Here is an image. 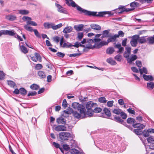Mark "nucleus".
<instances>
[{
	"label": "nucleus",
	"instance_id": "obj_28",
	"mask_svg": "<svg viewBox=\"0 0 154 154\" xmlns=\"http://www.w3.org/2000/svg\"><path fill=\"white\" fill-rule=\"evenodd\" d=\"M30 88L32 90H37L39 89V86L36 84H33L30 86Z\"/></svg>",
	"mask_w": 154,
	"mask_h": 154
},
{
	"label": "nucleus",
	"instance_id": "obj_12",
	"mask_svg": "<svg viewBox=\"0 0 154 154\" xmlns=\"http://www.w3.org/2000/svg\"><path fill=\"white\" fill-rule=\"evenodd\" d=\"M131 48L130 47H126L125 48V51L124 54V57L128 59L129 58L130 55L131 54Z\"/></svg>",
	"mask_w": 154,
	"mask_h": 154
},
{
	"label": "nucleus",
	"instance_id": "obj_2",
	"mask_svg": "<svg viewBox=\"0 0 154 154\" xmlns=\"http://www.w3.org/2000/svg\"><path fill=\"white\" fill-rule=\"evenodd\" d=\"M87 15L89 16H93L94 17H103L106 14H108L109 15L111 16L113 15V13H112L111 11H103L97 13L96 12L87 11Z\"/></svg>",
	"mask_w": 154,
	"mask_h": 154
},
{
	"label": "nucleus",
	"instance_id": "obj_56",
	"mask_svg": "<svg viewBox=\"0 0 154 154\" xmlns=\"http://www.w3.org/2000/svg\"><path fill=\"white\" fill-rule=\"evenodd\" d=\"M83 36L84 35L83 32H79L78 34L77 38L79 40H80L82 39Z\"/></svg>",
	"mask_w": 154,
	"mask_h": 154
},
{
	"label": "nucleus",
	"instance_id": "obj_60",
	"mask_svg": "<svg viewBox=\"0 0 154 154\" xmlns=\"http://www.w3.org/2000/svg\"><path fill=\"white\" fill-rule=\"evenodd\" d=\"M68 104L67 103V101L66 99H64L63 101L62 106L64 108H65L67 106Z\"/></svg>",
	"mask_w": 154,
	"mask_h": 154
},
{
	"label": "nucleus",
	"instance_id": "obj_40",
	"mask_svg": "<svg viewBox=\"0 0 154 154\" xmlns=\"http://www.w3.org/2000/svg\"><path fill=\"white\" fill-rule=\"evenodd\" d=\"M122 110L121 109H115L112 112L113 113L117 115H119L121 113Z\"/></svg>",
	"mask_w": 154,
	"mask_h": 154
},
{
	"label": "nucleus",
	"instance_id": "obj_20",
	"mask_svg": "<svg viewBox=\"0 0 154 154\" xmlns=\"http://www.w3.org/2000/svg\"><path fill=\"white\" fill-rule=\"evenodd\" d=\"M90 26L91 29L97 30H99L101 29L100 26L97 24H91L90 25Z\"/></svg>",
	"mask_w": 154,
	"mask_h": 154
},
{
	"label": "nucleus",
	"instance_id": "obj_26",
	"mask_svg": "<svg viewBox=\"0 0 154 154\" xmlns=\"http://www.w3.org/2000/svg\"><path fill=\"white\" fill-rule=\"evenodd\" d=\"M38 75L41 79L45 78L46 77L45 72L42 71H39L38 72Z\"/></svg>",
	"mask_w": 154,
	"mask_h": 154
},
{
	"label": "nucleus",
	"instance_id": "obj_17",
	"mask_svg": "<svg viewBox=\"0 0 154 154\" xmlns=\"http://www.w3.org/2000/svg\"><path fill=\"white\" fill-rule=\"evenodd\" d=\"M147 43L149 44H153L154 43V38L153 36L146 37Z\"/></svg>",
	"mask_w": 154,
	"mask_h": 154
},
{
	"label": "nucleus",
	"instance_id": "obj_22",
	"mask_svg": "<svg viewBox=\"0 0 154 154\" xmlns=\"http://www.w3.org/2000/svg\"><path fill=\"white\" fill-rule=\"evenodd\" d=\"M57 122L58 124H65L66 120V119L62 118H58L57 119Z\"/></svg>",
	"mask_w": 154,
	"mask_h": 154
},
{
	"label": "nucleus",
	"instance_id": "obj_5",
	"mask_svg": "<svg viewBox=\"0 0 154 154\" xmlns=\"http://www.w3.org/2000/svg\"><path fill=\"white\" fill-rule=\"evenodd\" d=\"M59 135V137L62 141L68 140L69 138L72 137L71 134L67 132H60Z\"/></svg>",
	"mask_w": 154,
	"mask_h": 154
},
{
	"label": "nucleus",
	"instance_id": "obj_18",
	"mask_svg": "<svg viewBox=\"0 0 154 154\" xmlns=\"http://www.w3.org/2000/svg\"><path fill=\"white\" fill-rule=\"evenodd\" d=\"M55 5L56 6L57 8L58 11L59 12L64 13H66V11L60 5L56 3Z\"/></svg>",
	"mask_w": 154,
	"mask_h": 154
},
{
	"label": "nucleus",
	"instance_id": "obj_24",
	"mask_svg": "<svg viewBox=\"0 0 154 154\" xmlns=\"http://www.w3.org/2000/svg\"><path fill=\"white\" fill-rule=\"evenodd\" d=\"M117 38H118V36L116 35V34H115L113 36H110V38L108 39L107 42H106L108 43L110 42H114Z\"/></svg>",
	"mask_w": 154,
	"mask_h": 154
},
{
	"label": "nucleus",
	"instance_id": "obj_61",
	"mask_svg": "<svg viewBox=\"0 0 154 154\" xmlns=\"http://www.w3.org/2000/svg\"><path fill=\"white\" fill-rule=\"evenodd\" d=\"M63 149L67 151L70 149L69 145L67 144H63Z\"/></svg>",
	"mask_w": 154,
	"mask_h": 154
},
{
	"label": "nucleus",
	"instance_id": "obj_58",
	"mask_svg": "<svg viewBox=\"0 0 154 154\" xmlns=\"http://www.w3.org/2000/svg\"><path fill=\"white\" fill-rule=\"evenodd\" d=\"M120 114L122 119H126L127 116V115L124 112H123L122 111Z\"/></svg>",
	"mask_w": 154,
	"mask_h": 154
},
{
	"label": "nucleus",
	"instance_id": "obj_4",
	"mask_svg": "<svg viewBox=\"0 0 154 154\" xmlns=\"http://www.w3.org/2000/svg\"><path fill=\"white\" fill-rule=\"evenodd\" d=\"M139 6V4L137 2H132L130 4V6L132 8H124L123 6H121L119 8V10H121L120 12H118L117 11L118 9L116 10V12L119 14H121L124 11L128 12L134 10V9L135 7H138Z\"/></svg>",
	"mask_w": 154,
	"mask_h": 154
},
{
	"label": "nucleus",
	"instance_id": "obj_13",
	"mask_svg": "<svg viewBox=\"0 0 154 154\" xmlns=\"http://www.w3.org/2000/svg\"><path fill=\"white\" fill-rule=\"evenodd\" d=\"M55 130L57 131H66V127L64 125H58L55 128Z\"/></svg>",
	"mask_w": 154,
	"mask_h": 154
},
{
	"label": "nucleus",
	"instance_id": "obj_34",
	"mask_svg": "<svg viewBox=\"0 0 154 154\" xmlns=\"http://www.w3.org/2000/svg\"><path fill=\"white\" fill-rule=\"evenodd\" d=\"M19 13L22 15H26L29 13V11L26 10H21L19 11Z\"/></svg>",
	"mask_w": 154,
	"mask_h": 154
},
{
	"label": "nucleus",
	"instance_id": "obj_21",
	"mask_svg": "<svg viewBox=\"0 0 154 154\" xmlns=\"http://www.w3.org/2000/svg\"><path fill=\"white\" fill-rule=\"evenodd\" d=\"M43 25L45 29H48L51 28L53 29V23H49L48 22H45L44 23Z\"/></svg>",
	"mask_w": 154,
	"mask_h": 154
},
{
	"label": "nucleus",
	"instance_id": "obj_1",
	"mask_svg": "<svg viewBox=\"0 0 154 154\" xmlns=\"http://www.w3.org/2000/svg\"><path fill=\"white\" fill-rule=\"evenodd\" d=\"M101 40L100 38H94L93 39H89L88 42L89 43L94 42V48H99L103 46L108 45V42H107L106 41H103L100 42Z\"/></svg>",
	"mask_w": 154,
	"mask_h": 154
},
{
	"label": "nucleus",
	"instance_id": "obj_9",
	"mask_svg": "<svg viewBox=\"0 0 154 154\" xmlns=\"http://www.w3.org/2000/svg\"><path fill=\"white\" fill-rule=\"evenodd\" d=\"M31 59L33 61L36 62L38 60L40 62L41 61V57L40 54L37 53L34 54V56H30Z\"/></svg>",
	"mask_w": 154,
	"mask_h": 154
},
{
	"label": "nucleus",
	"instance_id": "obj_54",
	"mask_svg": "<svg viewBox=\"0 0 154 154\" xmlns=\"http://www.w3.org/2000/svg\"><path fill=\"white\" fill-rule=\"evenodd\" d=\"M115 59L117 61L120 62L122 59V56L120 54H118L115 57Z\"/></svg>",
	"mask_w": 154,
	"mask_h": 154
},
{
	"label": "nucleus",
	"instance_id": "obj_55",
	"mask_svg": "<svg viewBox=\"0 0 154 154\" xmlns=\"http://www.w3.org/2000/svg\"><path fill=\"white\" fill-rule=\"evenodd\" d=\"M33 31L34 32L35 35L38 38H41L40 35L37 29H34Z\"/></svg>",
	"mask_w": 154,
	"mask_h": 154
},
{
	"label": "nucleus",
	"instance_id": "obj_11",
	"mask_svg": "<svg viewBox=\"0 0 154 154\" xmlns=\"http://www.w3.org/2000/svg\"><path fill=\"white\" fill-rule=\"evenodd\" d=\"M4 35H8L10 36H13L15 38H16V33L13 30H3Z\"/></svg>",
	"mask_w": 154,
	"mask_h": 154
},
{
	"label": "nucleus",
	"instance_id": "obj_50",
	"mask_svg": "<svg viewBox=\"0 0 154 154\" xmlns=\"http://www.w3.org/2000/svg\"><path fill=\"white\" fill-rule=\"evenodd\" d=\"M102 111V109L100 108L97 107L94 109L93 110V112H94L96 113H98Z\"/></svg>",
	"mask_w": 154,
	"mask_h": 154
},
{
	"label": "nucleus",
	"instance_id": "obj_41",
	"mask_svg": "<svg viewBox=\"0 0 154 154\" xmlns=\"http://www.w3.org/2000/svg\"><path fill=\"white\" fill-rule=\"evenodd\" d=\"M143 134V136L145 137H147L149 136V132L148 130H144L142 132Z\"/></svg>",
	"mask_w": 154,
	"mask_h": 154
},
{
	"label": "nucleus",
	"instance_id": "obj_52",
	"mask_svg": "<svg viewBox=\"0 0 154 154\" xmlns=\"http://www.w3.org/2000/svg\"><path fill=\"white\" fill-rule=\"evenodd\" d=\"M5 74L3 71H0V80H2L4 79L5 76Z\"/></svg>",
	"mask_w": 154,
	"mask_h": 154
},
{
	"label": "nucleus",
	"instance_id": "obj_47",
	"mask_svg": "<svg viewBox=\"0 0 154 154\" xmlns=\"http://www.w3.org/2000/svg\"><path fill=\"white\" fill-rule=\"evenodd\" d=\"M139 72L141 75H142L143 73L145 74H147V70L146 68H143V70L141 69L140 68H139Z\"/></svg>",
	"mask_w": 154,
	"mask_h": 154
},
{
	"label": "nucleus",
	"instance_id": "obj_36",
	"mask_svg": "<svg viewBox=\"0 0 154 154\" xmlns=\"http://www.w3.org/2000/svg\"><path fill=\"white\" fill-rule=\"evenodd\" d=\"M20 93L23 96H25L27 94V91L23 88H20Z\"/></svg>",
	"mask_w": 154,
	"mask_h": 154
},
{
	"label": "nucleus",
	"instance_id": "obj_57",
	"mask_svg": "<svg viewBox=\"0 0 154 154\" xmlns=\"http://www.w3.org/2000/svg\"><path fill=\"white\" fill-rule=\"evenodd\" d=\"M109 30H106L103 31V37H107L109 33Z\"/></svg>",
	"mask_w": 154,
	"mask_h": 154
},
{
	"label": "nucleus",
	"instance_id": "obj_48",
	"mask_svg": "<svg viewBox=\"0 0 154 154\" xmlns=\"http://www.w3.org/2000/svg\"><path fill=\"white\" fill-rule=\"evenodd\" d=\"M81 46L82 47H84V45H81V43L78 42H76L74 45H72V46H74L76 48H78L79 46Z\"/></svg>",
	"mask_w": 154,
	"mask_h": 154
},
{
	"label": "nucleus",
	"instance_id": "obj_7",
	"mask_svg": "<svg viewBox=\"0 0 154 154\" xmlns=\"http://www.w3.org/2000/svg\"><path fill=\"white\" fill-rule=\"evenodd\" d=\"M131 38L130 42L131 44L132 47H136L137 45L138 42V35H134L132 36Z\"/></svg>",
	"mask_w": 154,
	"mask_h": 154
},
{
	"label": "nucleus",
	"instance_id": "obj_42",
	"mask_svg": "<svg viewBox=\"0 0 154 154\" xmlns=\"http://www.w3.org/2000/svg\"><path fill=\"white\" fill-rule=\"evenodd\" d=\"M142 129H135L134 130V132L137 135H141L142 134Z\"/></svg>",
	"mask_w": 154,
	"mask_h": 154
},
{
	"label": "nucleus",
	"instance_id": "obj_38",
	"mask_svg": "<svg viewBox=\"0 0 154 154\" xmlns=\"http://www.w3.org/2000/svg\"><path fill=\"white\" fill-rule=\"evenodd\" d=\"M20 49L21 51L24 54H26L28 52V50L27 48L23 45H22L20 47Z\"/></svg>",
	"mask_w": 154,
	"mask_h": 154
},
{
	"label": "nucleus",
	"instance_id": "obj_39",
	"mask_svg": "<svg viewBox=\"0 0 154 154\" xmlns=\"http://www.w3.org/2000/svg\"><path fill=\"white\" fill-rule=\"evenodd\" d=\"M103 111L105 114L108 116L109 117L111 116L110 111L108 109L105 108L103 109Z\"/></svg>",
	"mask_w": 154,
	"mask_h": 154
},
{
	"label": "nucleus",
	"instance_id": "obj_25",
	"mask_svg": "<svg viewBox=\"0 0 154 154\" xmlns=\"http://www.w3.org/2000/svg\"><path fill=\"white\" fill-rule=\"evenodd\" d=\"M137 58V56L136 55H132L131 57H129V58H128V59H127V61L128 63H131L132 61L136 60Z\"/></svg>",
	"mask_w": 154,
	"mask_h": 154
},
{
	"label": "nucleus",
	"instance_id": "obj_62",
	"mask_svg": "<svg viewBox=\"0 0 154 154\" xmlns=\"http://www.w3.org/2000/svg\"><path fill=\"white\" fill-rule=\"evenodd\" d=\"M22 20L24 21H27L31 20V18L28 17L24 16L22 18Z\"/></svg>",
	"mask_w": 154,
	"mask_h": 154
},
{
	"label": "nucleus",
	"instance_id": "obj_45",
	"mask_svg": "<svg viewBox=\"0 0 154 154\" xmlns=\"http://www.w3.org/2000/svg\"><path fill=\"white\" fill-rule=\"evenodd\" d=\"M114 119L116 121L121 123H122L123 122L120 117L116 116L114 117Z\"/></svg>",
	"mask_w": 154,
	"mask_h": 154
},
{
	"label": "nucleus",
	"instance_id": "obj_63",
	"mask_svg": "<svg viewBox=\"0 0 154 154\" xmlns=\"http://www.w3.org/2000/svg\"><path fill=\"white\" fill-rule=\"evenodd\" d=\"M53 39L54 42L58 43L59 41L60 37L57 36H55L53 37Z\"/></svg>",
	"mask_w": 154,
	"mask_h": 154
},
{
	"label": "nucleus",
	"instance_id": "obj_14",
	"mask_svg": "<svg viewBox=\"0 0 154 154\" xmlns=\"http://www.w3.org/2000/svg\"><path fill=\"white\" fill-rule=\"evenodd\" d=\"M146 37L147 36L139 37V35H138V42L141 44L147 43Z\"/></svg>",
	"mask_w": 154,
	"mask_h": 154
},
{
	"label": "nucleus",
	"instance_id": "obj_49",
	"mask_svg": "<svg viewBox=\"0 0 154 154\" xmlns=\"http://www.w3.org/2000/svg\"><path fill=\"white\" fill-rule=\"evenodd\" d=\"M26 23L28 24H30L33 26H36L37 25V24L35 22L31 20L27 21Z\"/></svg>",
	"mask_w": 154,
	"mask_h": 154
},
{
	"label": "nucleus",
	"instance_id": "obj_8",
	"mask_svg": "<svg viewBox=\"0 0 154 154\" xmlns=\"http://www.w3.org/2000/svg\"><path fill=\"white\" fill-rule=\"evenodd\" d=\"M63 37L60 40V46L61 47L63 48H68L72 46V45L71 43L68 42H64L63 43Z\"/></svg>",
	"mask_w": 154,
	"mask_h": 154
},
{
	"label": "nucleus",
	"instance_id": "obj_16",
	"mask_svg": "<svg viewBox=\"0 0 154 154\" xmlns=\"http://www.w3.org/2000/svg\"><path fill=\"white\" fill-rule=\"evenodd\" d=\"M132 125L134 128H137L138 129H142L145 127V126L144 125L139 123L134 124Z\"/></svg>",
	"mask_w": 154,
	"mask_h": 154
},
{
	"label": "nucleus",
	"instance_id": "obj_35",
	"mask_svg": "<svg viewBox=\"0 0 154 154\" xmlns=\"http://www.w3.org/2000/svg\"><path fill=\"white\" fill-rule=\"evenodd\" d=\"M63 25L61 23H59L57 25H55L53 23V30H57L61 27Z\"/></svg>",
	"mask_w": 154,
	"mask_h": 154
},
{
	"label": "nucleus",
	"instance_id": "obj_44",
	"mask_svg": "<svg viewBox=\"0 0 154 154\" xmlns=\"http://www.w3.org/2000/svg\"><path fill=\"white\" fill-rule=\"evenodd\" d=\"M73 110L71 108L69 107L67 110H64V112L67 114H71L73 113Z\"/></svg>",
	"mask_w": 154,
	"mask_h": 154
},
{
	"label": "nucleus",
	"instance_id": "obj_3",
	"mask_svg": "<svg viewBox=\"0 0 154 154\" xmlns=\"http://www.w3.org/2000/svg\"><path fill=\"white\" fill-rule=\"evenodd\" d=\"M66 1V3L68 6H71L73 7H76L77 10L81 13H83L85 15H87L86 13L88 11L84 9L81 7L76 5L75 2L72 1V0H65Z\"/></svg>",
	"mask_w": 154,
	"mask_h": 154
},
{
	"label": "nucleus",
	"instance_id": "obj_51",
	"mask_svg": "<svg viewBox=\"0 0 154 154\" xmlns=\"http://www.w3.org/2000/svg\"><path fill=\"white\" fill-rule=\"evenodd\" d=\"M77 102H74L72 103V106L74 109H78V106L80 105Z\"/></svg>",
	"mask_w": 154,
	"mask_h": 154
},
{
	"label": "nucleus",
	"instance_id": "obj_23",
	"mask_svg": "<svg viewBox=\"0 0 154 154\" xmlns=\"http://www.w3.org/2000/svg\"><path fill=\"white\" fill-rule=\"evenodd\" d=\"M84 26L83 24H79L75 25L74 26V29L78 31H82Z\"/></svg>",
	"mask_w": 154,
	"mask_h": 154
},
{
	"label": "nucleus",
	"instance_id": "obj_53",
	"mask_svg": "<svg viewBox=\"0 0 154 154\" xmlns=\"http://www.w3.org/2000/svg\"><path fill=\"white\" fill-rule=\"evenodd\" d=\"M148 142L150 143H152L154 142V137L150 136L147 138Z\"/></svg>",
	"mask_w": 154,
	"mask_h": 154
},
{
	"label": "nucleus",
	"instance_id": "obj_59",
	"mask_svg": "<svg viewBox=\"0 0 154 154\" xmlns=\"http://www.w3.org/2000/svg\"><path fill=\"white\" fill-rule=\"evenodd\" d=\"M124 33L122 31H119L118 32V34H116V35L118 36V38L119 36L122 37L124 36Z\"/></svg>",
	"mask_w": 154,
	"mask_h": 154
},
{
	"label": "nucleus",
	"instance_id": "obj_29",
	"mask_svg": "<svg viewBox=\"0 0 154 154\" xmlns=\"http://www.w3.org/2000/svg\"><path fill=\"white\" fill-rule=\"evenodd\" d=\"M106 61L112 65H115L116 64V62L113 59L111 58L107 59L106 60Z\"/></svg>",
	"mask_w": 154,
	"mask_h": 154
},
{
	"label": "nucleus",
	"instance_id": "obj_32",
	"mask_svg": "<svg viewBox=\"0 0 154 154\" xmlns=\"http://www.w3.org/2000/svg\"><path fill=\"white\" fill-rule=\"evenodd\" d=\"M29 24H28L26 23V25L24 26V27L25 29L26 30L29 31L30 32L33 31L34 29H33L31 27H30L29 26Z\"/></svg>",
	"mask_w": 154,
	"mask_h": 154
},
{
	"label": "nucleus",
	"instance_id": "obj_6",
	"mask_svg": "<svg viewBox=\"0 0 154 154\" xmlns=\"http://www.w3.org/2000/svg\"><path fill=\"white\" fill-rule=\"evenodd\" d=\"M95 104L92 101H89L86 104V107L87 109V112L89 116L92 115L93 114V109L92 108L93 107Z\"/></svg>",
	"mask_w": 154,
	"mask_h": 154
},
{
	"label": "nucleus",
	"instance_id": "obj_37",
	"mask_svg": "<svg viewBox=\"0 0 154 154\" xmlns=\"http://www.w3.org/2000/svg\"><path fill=\"white\" fill-rule=\"evenodd\" d=\"M114 51V50L113 48H110L107 49L106 53L108 54H112Z\"/></svg>",
	"mask_w": 154,
	"mask_h": 154
},
{
	"label": "nucleus",
	"instance_id": "obj_19",
	"mask_svg": "<svg viewBox=\"0 0 154 154\" xmlns=\"http://www.w3.org/2000/svg\"><path fill=\"white\" fill-rule=\"evenodd\" d=\"M73 30L72 28L70 26L66 27L63 29V32L66 34L72 32Z\"/></svg>",
	"mask_w": 154,
	"mask_h": 154
},
{
	"label": "nucleus",
	"instance_id": "obj_46",
	"mask_svg": "<svg viewBox=\"0 0 154 154\" xmlns=\"http://www.w3.org/2000/svg\"><path fill=\"white\" fill-rule=\"evenodd\" d=\"M100 103H105L106 102V98L104 97H101L98 99Z\"/></svg>",
	"mask_w": 154,
	"mask_h": 154
},
{
	"label": "nucleus",
	"instance_id": "obj_33",
	"mask_svg": "<svg viewBox=\"0 0 154 154\" xmlns=\"http://www.w3.org/2000/svg\"><path fill=\"white\" fill-rule=\"evenodd\" d=\"M8 85L11 87L14 88L16 87V84L14 82L12 81H8Z\"/></svg>",
	"mask_w": 154,
	"mask_h": 154
},
{
	"label": "nucleus",
	"instance_id": "obj_64",
	"mask_svg": "<svg viewBox=\"0 0 154 154\" xmlns=\"http://www.w3.org/2000/svg\"><path fill=\"white\" fill-rule=\"evenodd\" d=\"M37 94V92L36 91H34L30 92H29L27 94V96L29 97L30 96H34L36 95Z\"/></svg>",
	"mask_w": 154,
	"mask_h": 154
},
{
	"label": "nucleus",
	"instance_id": "obj_43",
	"mask_svg": "<svg viewBox=\"0 0 154 154\" xmlns=\"http://www.w3.org/2000/svg\"><path fill=\"white\" fill-rule=\"evenodd\" d=\"M127 122L128 124H134L135 122V120L133 118H129L127 119Z\"/></svg>",
	"mask_w": 154,
	"mask_h": 154
},
{
	"label": "nucleus",
	"instance_id": "obj_27",
	"mask_svg": "<svg viewBox=\"0 0 154 154\" xmlns=\"http://www.w3.org/2000/svg\"><path fill=\"white\" fill-rule=\"evenodd\" d=\"M143 77L144 79L146 81L149 80L152 81L153 80V78L151 75H143Z\"/></svg>",
	"mask_w": 154,
	"mask_h": 154
},
{
	"label": "nucleus",
	"instance_id": "obj_10",
	"mask_svg": "<svg viewBox=\"0 0 154 154\" xmlns=\"http://www.w3.org/2000/svg\"><path fill=\"white\" fill-rule=\"evenodd\" d=\"M77 109L78 111L83 116V117L85 116L86 110L85 107L83 105L80 104Z\"/></svg>",
	"mask_w": 154,
	"mask_h": 154
},
{
	"label": "nucleus",
	"instance_id": "obj_15",
	"mask_svg": "<svg viewBox=\"0 0 154 154\" xmlns=\"http://www.w3.org/2000/svg\"><path fill=\"white\" fill-rule=\"evenodd\" d=\"M5 18L8 20L10 21H13L16 19L17 17L14 15L9 14L6 15Z\"/></svg>",
	"mask_w": 154,
	"mask_h": 154
},
{
	"label": "nucleus",
	"instance_id": "obj_30",
	"mask_svg": "<svg viewBox=\"0 0 154 154\" xmlns=\"http://www.w3.org/2000/svg\"><path fill=\"white\" fill-rule=\"evenodd\" d=\"M73 114L74 117L77 118V119L80 118L81 117V116L82 115V114H81L80 113H79L76 111L73 112Z\"/></svg>",
	"mask_w": 154,
	"mask_h": 154
},
{
	"label": "nucleus",
	"instance_id": "obj_31",
	"mask_svg": "<svg viewBox=\"0 0 154 154\" xmlns=\"http://www.w3.org/2000/svg\"><path fill=\"white\" fill-rule=\"evenodd\" d=\"M147 87L149 89H152L154 88V83L153 82H150L147 84Z\"/></svg>",
	"mask_w": 154,
	"mask_h": 154
}]
</instances>
